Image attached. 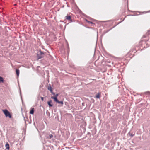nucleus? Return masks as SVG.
Instances as JSON below:
<instances>
[{"label": "nucleus", "mask_w": 150, "mask_h": 150, "mask_svg": "<svg viewBox=\"0 0 150 150\" xmlns=\"http://www.w3.org/2000/svg\"><path fill=\"white\" fill-rule=\"evenodd\" d=\"M57 103L59 104H61L62 105H63V101H59L58 100V101L57 102Z\"/></svg>", "instance_id": "nucleus-15"}, {"label": "nucleus", "mask_w": 150, "mask_h": 150, "mask_svg": "<svg viewBox=\"0 0 150 150\" xmlns=\"http://www.w3.org/2000/svg\"><path fill=\"white\" fill-rule=\"evenodd\" d=\"M71 18V16H68V15L65 17V18L67 20H69L70 22H72L73 21L72 20Z\"/></svg>", "instance_id": "nucleus-3"}, {"label": "nucleus", "mask_w": 150, "mask_h": 150, "mask_svg": "<svg viewBox=\"0 0 150 150\" xmlns=\"http://www.w3.org/2000/svg\"><path fill=\"white\" fill-rule=\"evenodd\" d=\"M31 110L30 112V113L31 114H33L34 113V111L35 110L34 108H31Z\"/></svg>", "instance_id": "nucleus-4"}, {"label": "nucleus", "mask_w": 150, "mask_h": 150, "mask_svg": "<svg viewBox=\"0 0 150 150\" xmlns=\"http://www.w3.org/2000/svg\"><path fill=\"white\" fill-rule=\"evenodd\" d=\"M85 21L86 22H87L88 23L91 24H92V26H94V25H95V23H94L92 22L88 21L87 19H86Z\"/></svg>", "instance_id": "nucleus-6"}, {"label": "nucleus", "mask_w": 150, "mask_h": 150, "mask_svg": "<svg viewBox=\"0 0 150 150\" xmlns=\"http://www.w3.org/2000/svg\"><path fill=\"white\" fill-rule=\"evenodd\" d=\"M45 56V54L41 50H40L37 54V57L38 59H40L43 57Z\"/></svg>", "instance_id": "nucleus-2"}, {"label": "nucleus", "mask_w": 150, "mask_h": 150, "mask_svg": "<svg viewBox=\"0 0 150 150\" xmlns=\"http://www.w3.org/2000/svg\"><path fill=\"white\" fill-rule=\"evenodd\" d=\"M4 82V80L3 77L0 76V83H3Z\"/></svg>", "instance_id": "nucleus-11"}, {"label": "nucleus", "mask_w": 150, "mask_h": 150, "mask_svg": "<svg viewBox=\"0 0 150 150\" xmlns=\"http://www.w3.org/2000/svg\"><path fill=\"white\" fill-rule=\"evenodd\" d=\"M47 89L50 91L51 92H52V88L51 86L50 85L48 87Z\"/></svg>", "instance_id": "nucleus-9"}, {"label": "nucleus", "mask_w": 150, "mask_h": 150, "mask_svg": "<svg viewBox=\"0 0 150 150\" xmlns=\"http://www.w3.org/2000/svg\"><path fill=\"white\" fill-rule=\"evenodd\" d=\"M128 134L132 137H133L134 135V134H132V133L129 132Z\"/></svg>", "instance_id": "nucleus-16"}, {"label": "nucleus", "mask_w": 150, "mask_h": 150, "mask_svg": "<svg viewBox=\"0 0 150 150\" xmlns=\"http://www.w3.org/2000/svg\"><path fill=\"white\" fill-rule=\"evenodd\" d=\"M144 93L146 95H147L149 97H150V92L147 91Z\"/></svg>", "instance_id": "nucleus-10"}, {"label": "nucleus", "mask_w": 150, "mask_h": 150, "mask_svg": "<svg viewBox=\"0 0 150 150\" xmlns=\"http://www.w3.org/2000/svg\"><path fill=\"white\" fill-rule=\"evenodd\" d=\"M51 93H52V94L53 95H55V93H54L52 91V92H51Z\"/></svg>", "instance_id": "nucleus-19"}, {"label": "nucleus", "mask_w": 150, "mask_h": 150, "mask_svg": "<svg viewBox=\"0 0 150 150\" xmlns=\"http://www.w3.org/2000/svg\"><path fill=\"white\" fill-rule=\"evenodd\" d=\"M5 146L6 147V149L8 150H9V145L8 143H6V145Z\"/></svg>", "instance_id": "nucleus-7"}, {"label": "nucleus", "mask_w": 150, "mask_h": 150, "mask_svg": "<svg viewBox=\"0 0 150 150\" xmlns=\"http://www.w3.org/2000/svg\"><path fill=\"white\" fill-rule=\"evenodd\" d=\"M41 100L42 101H43V100H44V98L43 97H41Z\"/></svg>", "instance_id": "nucleus-17"}, {"label": "nucleus", "mask_w": 150, "mask_h": 150, "mask_svg": "<svg viewBox=\"0 0 150 150\" xmlns=\"http://www.w3.org/2000/svg\"><path fill=\"white\" fill-rule=\"evenodd\" d=\"M51 98L52 99H54V101H55L56 102H57L58 101V100L57 99V97L54 96V97H51Z\"/></svg>", "instance_id": "nucleus-8"}, {"label": "nucleus", "mask_w": 150, "mask_h": 150, "mask_svg": "<svg viewBox=\"0 0 150 150\" xmlns=\"http://www.w3.org/2000/svg\"><path fill=\"white\" fill-rule=\"evenodd\" d=\"M2 111L6 117H8L10 118L12 117V116L10 112L7 110H3Z\"/></svg>", "instance_id": "nucleus-1"}, {"label": "nucleus", "mask_w": 150, "mask_h": 150, "mask_svg": "<svg viewBox=\"0 0 150 150\" xmlns=\"http://www.w3.org/2000/svg\"><path fill=\"white\" fill-rule=\"evenodd\" d=\"M58 96V94H57L55 95V96H54L57 98Z\"/></svg>", "instance_id": "nucleus-18"}, {"label": "nucleus", "mask_w": 150, "mask_h": 150, "mask_svg": "<svg viewBox=\"0 0 150 150\" xmlns=\"http://www.w3.org/2000/svg\"><path fill=\"white\" fill-rule=\"evenodd\" d=\"M52 101L51 100H50L47 102V103L49 107H52L53 106V104H52Z\"/></svg>", "instance_id": "nucleus-5"}, {"label": "nucleus", "mask_w": 150, "mask_h": 150, "mask_svg": "<svg viewBox=\"0 0 150 150\" xmlns=\"http://www.w3.org/2000/svg\"><path fill=\"white\" fill-rule=\"evenodd\" d=\"M96 98H99L100 97V93H98L96 96Z\"/></svg>", "instance_id": "nucleus-13"}, {"label": "nucleus", "mask_w": 150, "mask_h": 150, "mask_svg": "<svg viewBox=\"0 0 150 150\" xmlns=\"http://www.w3.org/2000/svg\"><path fill=\"white\" fill-rule=\"evenodd\" d=\"M53 137V136L52 134H50L49 136H48L47 137V139H50L51 138H52Z\"/></svg>", "instance_id": "nucleus-12"}, {"label": "nucleus", "mask_w": 150, "mask_h": 150, "mask_svg": "<svg viewBox=\"0 0 150 150\" xmlns=\"http://www.w3.org/2000/svg\"><path fill=\"white\" fill-rule=\"evenodd\" d=\"M16 72L17 75L18 76L19 75V70L18 69H16Z\"/></svg>", "instance_id": "nucleus-14"}]
</instances>
